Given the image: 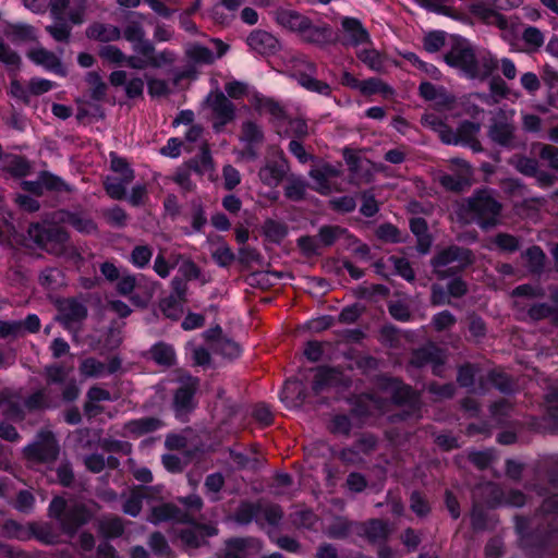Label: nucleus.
<instances>
[{"label": "nucleus", "mask_w": 558, "mask_h": 558, "mask_svg": "<svg viewBox=\"0 0 558 558\" xmlns=\"http://www.w3.org/2000/svg\"><path fill=\"white\" fill-rule=\"evenodd\" d=\"M513 110L499 109L488 128V137L504 147H512L514 141Z\"/></svg>", "instance_id": "10"}, {"label": "nucleus", "mask_w": 558, "mask_h": 558, "mask_svg": "<svg viewBox=\"0 0 558 558\" xmlns=\"http://www.w3.org/2000/svg\"><path fill=\"white\" fill-rule=\"evenodd\" d=\"M225 545V558H248L260 551V542L255 537H232Z\"/></svg>", "instance_id": "23"}, {"label": "nucleus", "mask_w": 558, "mask_h": 558, "mask_svg": "<svg viewBox=\"0 0 558 558\" xmlns=\"http://www.w3.org/2000/svg\"><path fill=\"white\" fill-rule=\"evenodd\" d=\"M328 429L333 435L349 436L352 430V422L345 414H336L331 417Z\"/></svg>", "instance_id": "62"}, {"label": "nucleus", "mask_w": 558, "mask_h": 558, "mask_svg": "<svg viewBox=\"0 0 558 558\" xmlns=\"http://www.w3.org/2000/svg\"><path fill=\"white\" fill-rule=\"evenodd\" d=\"M345 232V229L339 226H330L326 225L319 228L317 239L319 241V245L322 246H331L336 243V241Z\"/></svg>", "instance_id": "56"}, {"label": "nucleus", "mask_w": 558, "mask_h": 558, "mask_svg": "<svg viewBox=\"0 0 558 558\" xmlns=\"http://www.w3.org/2000/svg\"><path fill=\"white\" fill-rule=\"evenodd\" d=\"M131 182H124V178L107 177L104 181V189L107 195L116 201H121L126 196V185Z\"/></svg>", "instance_id": "49"}, {"label": "nucleus", "mask_w": 558, "mask_h": 558, "mask_svg": "<svg viewBox=\"0 0 558 558\" xmlns=\"http://www.w3.org/2000/svg\"><path fill=\"white\" fill-rule=\"evenodd\" d=\"M343 37L341 44L347 47H359L371 43V35L357 17L344 16L341 19Z\"/></svg>", "instance_id": "16"}, {"label": "nucleus", "mask_w": 558, "mask_h": 558, "mask_svg": "<svg viewBox=\"0 0 558 558\" xmlns=\"http://www.w3.org/2000/svg\"><path fill=\"white\" fill-rule=\"evenodd\" d=\"M421 124L437 133L440 141L446 145L469 147L474 153L483 150L478 141L481 124L477 122L464 120L453 130L439 114L428 112L422 116Z\"/></svg>", "instance_id": "3"}, {"label": "nucleus", "mask_w": 558, "mask_h": 558, "mask_svg": "<svg viewBox=\"0 0 558 558\" xmlns=\"http://www.w3.org/2000/svg\"><path fill=\"white\" fill-rule=\"evenodd\" d=\"M39 440L27 445L24 454L28 460L37 462H52L59 456V445L51 432H41Z\"/></svg>", "instance_id": "13"}, {"label": "nucleus", "mask_w": 558, "mask_h": 558, "mask_svg": "<svg viewBox=\"0 0 558 558\" xmlns=\"http://www.w3.org/2000/svg\"><path fill=\"white\" fill-rule=\"evenodd\" d=\"M496 459L494 449L474 450L469 452L468 460L478 470H486Z\"/></svg>", "instance_id": "58"}, {"label": "nucleus", "mask_w": 558, "mask_h": 558, "mask_svg": "<svg viewBox=\"0 0 558 558\" xmlns=\"http://www.w3.org/2000/svg\"><path fill=\"white\" fill-rule=\"evenodd\" d=\"M186 57L194 63L211 64L215 62L216 57L214 52L202 45H194L186 50Z\"/></svg>", "instance_id": "60"}, {"label": "nucleus", "mask_w": 558, "mask_h": 558, "mask_svg": "<svg viewBox=\"0 0 558 558\" xmlns=\"http://www.w3.org/2000/svg\"><path fill=\"white\" fill-rule=\"evenodd\" d=\"M39 179L43 180L44 187L50 192H72V187L64 182L62 178L49 171H40Z\"/></svg>", "instance_id": "54"}, {"label": "nucleus", "mask_w": 558, "mask_h": 558, "mask_svg": "<svg viewBox=\"0 0 558 558\" xmlns=\"http://www.w3.org/2000/svg\"><path fill=\"white\" fill-rule=\"evenodd\" d=\"M379 387L390 395L393 404L407 408L402 418L420 413L422 405L421 395L412 386L399 378L383 376L379 379Z\"/></svg>", "instance_id": "6"}, {"label": "nucleus", "mask_w": 558, "mask_h": 558, "mask_svg": "<svg viewBox=\"0 0 558 558\" xmlns=\"http://www.w3.org/2000/svg\"><path fill=\"white\" fill-rule=\"evenodd\" d=\"M170 287V294L159 301V310L165 317L178 320L182 316L184 305L187 302L189 287L184 283V280L179 278H172Z\"/></svg>", "instance_id": "9"}, {"label": "nucleus", "mask_w": 558, "mask_h": 558, "mask_svg": "<svg viewBox=\"0 0 558 558\" xmlns=\"http://www.w3.org/2000/svg\"><path fill=\"white\" fill-rule=\"evenodd\" d=\"M502 205L490 189H477L458 208L459 219L489 230L500 222Z\"/></svg>", "instance_id": "2"}, {"label": "nucleus", "mask_w": 558, "mask_h": 558, "mask_svg": "<svg viewBox=\"0 0 558 558\" xmlns=\"http://www.w3.org/2000/svg\"><path fill=\"white\" fill-rule=\"evenodd\" d=\"M497 68L498 61L490 54H483L480 58L476 57L469 77L485 80L492 76Z\"/></svg>", "instance_id": "43"}, {"label": "nucleus", "mask_w": 558, "mask_h": 558, "mask_svg": "<svg viewBox=\"0 0 558 558\" xmlns=\"http://www.w3.org/2000/svg\"><path fill=\"white\" fill-rule=\"evenodd\" d=\"M276 22L291 32L299 34L304 23H307V16L295 10L279 9L276 11Z\"/></svg>", "instance_id": "38"}, {"label": "nucleus", "mask_w": 558, "mask_h": 558, "mask_svg": "<svg viewBox=\"0 0 558 558\" xmlns=\"http://www.w3.org/2000/svg\"><path fill=\"white\" fill-rule=\"evenodd\" d=\"M289 165L284 158L267 161L258 171L263 184L269 187H277L287 177Z\"/></svg>", "instance_id": "30"}, {"label": "nucleus", "mask_w": 558, "mask_h": 558, "mask_svg": "<svg viewBox=\"0 0 558 558\" xmlns=\"http://www.w3.org/2000/svg\"><path fill=\"white\" fill-rule=\"evenodd\" d=\"M85 81L90 89V98L96 101H101L106 96L107 85L100 74L96 71L88 72L85 76Z\"/></svg>", "instance_id": "51"}, {"label": "nucleus", "mask_w": 558, "mask_h": 558, "mask_svg": "<svg viewBox=\"0 0 558 558\" xmlns=\"http://www.w3.org/2000/svg\"><path fill=\"white\" fill-rule=\"evenodd\" d=\"M92 518L93 513L85 505L75 504L68 508L65 515H63L59 524L62 532L72 538Z\"/></svg>", "instance_id": "17"}, {"label": "nucleus", "mask_w": 558, "mask_h": 558, "mask_svg": "<svg viewBox=\"0 0 558 558\" xmlns=\"http://www.w3.org/2000/svg\"><path fill=\"white\" fill-rule=\"evenodd\" d=\"M221 332L222 330L219 326L207 331L209 339L214 338L215 335H218L213 343V350L229 360L239 357L241 354V347L239 343L229 338L222 337Z\"/></svg>", "instance_id": "35"}, {"label": "nucleus", "mask_w": 558, "mask_h": 558, "mask_svg": "<svg viewBox=\"0 0 558 558\" xmlns=\"http://www.w3.org/2000/svg\"><path fill=\"white\" fill-rule=\"evenodd\" d=\"M59 320L65 326L81 323L87 316L86 306L76 299H65L59 303Z\"/></svg>", "instance_id": "31"}, {"label": "nucleus", "mask_w": 558, "mask_h": 558, "mask_svg": "<svg viewBox=\"0 0 558 558\" xmlns=\"http://www.w3.org/2000/svg\"><path fill=\"white\" fill-rule=\"evenodd\" d=\"M525 175L534 177L542 186H549L554 183L555 177L538 169L535 159L525 158Z\"/></svg>", "instance_id": "59"}, {"label": "nucleus", "mask_w": 558, "mask_h": 558, "mask_svg": "<svg viewBox=\"0 0 558 558\" xmlns=\"http://www.w3.org/2000/svg\"><path fill=\"white\" fill-rule=\"evenodd\" d=\"M292 524L298 529L315 530L317 514L311 509H303L290 514Z\"/></svg>", "instance_id": "50"}, {"label": "nucleus", "mask_w": 558, "mask_h": 558, "mask_svg": "<svg viewBox=\"0 0 558 558\" xmlns=\"http://www.w3.org/2000/svg\"><path fill=\"white\" fill-rule=\"evenodd\" d=\"M197 390V379L190 378L183 383L174 392L173 409L177 414H185L195 408L194 396Z\"/></svg>", "instance_id": "29"}, {"label": "nucleus", "mask_w": 558, "mask_h": 558, "mask_svg": "<svg viewBox=\"0 0 558 558\" xmlns=\"http://www.w3.org/2000/svg\"><path fill=\"white\" fill-rule=\"evenodd\" d=\"M192 527L183 529L179 532L178 538L181 546L186 554L208 544L207 538L218 534V529L215 524L189 523Z\"/></svg>", "instance_id": "11"}, {"label": "nucleus", "mask_w": 558, "mask_h": 558, "mask_svg": "<svg viewBox=\"0 0 558 558\" xmlns=\"http://www.w3.org/2000/svg\"><path fill=\"white\" fill-rule=\"evenodd\" d=\"M136 287H140L137 277L135 275L131 274L128 269H124L122 271L121 277L117 281V286H116L117 292L120 295L130 296V300L133 304L144 307L147 305L148 301L151 299L154 289L151 287L146 288L143 298L138 294L131 295Z\"/></svg>", "instance_id": "21"}, {"label": "nucleus", "mask_w": 558, "mask_h": 558, "mask_svg": "<svg viewBox=\"0 0 558 558\" xmlns=\"http://www.w3.org/2000/svg\"><path fill=\"white\" fill-rule=\"evenodd\" d=\"M283 510L277 504H263L262 501H243L238 507L234 519L240 524L256 522L259 526L265 524L277 527L283 519Z\"/></svg>", "instance_id": "5"}, {"label": "nucleus", "mask_w": 558, "mask_h": 558, "mask_svg": "<svg viewBox=\"0 0 558 558\" xmlns=\"http://www.w3.org/2000/svg\"><path fill=\"white\" fill-rule=\"evenodd\" d=\"M86 35L90 39L109 43L120 39L121 31L114 25L94 23L87 27Z\"/></svg>", "instance_id": "39"}, {"label": "nucleus", "mask_w": 558, "mask_h": 558, "mask_svg": "<svg viewBox=\"0 0 558 558\" xmlns=\"http://www.w3.org/2000/svg\"><path fill=\"white\" fill-rule=\"evenodd\" d=\"M299 83L301 86L306 88L310 92L323 95V96H330L331 95V87L328 83L317 80L311 75L307 74H301L299 77Z\"/></svg>", "instance_id": "57"}, {"label": "nucleus", "mask_w": 558, "mask_h": 558, "mask_svg": "<svg viewBox=\"0 0 558 558\" xmlns=\"http://www.w3.org/2000/svg\"><path fill=\"white\" fill-rule=\"evenodd\" d=\"M29 529L35 538L44 544L52 545L59 542L60 535L50 523H33Z\"/></svg>", "instance_id": "46"}, {"label": "nucleus", "mask_w": 558, "mask_h": 558, "mask_svg": "<svg viewBox=\"0 0 558 558\" xmlns=\"http://www.w3.org/2000/svg\"><path fill=\"white\" fill-rule=\"evenodd\" d=\"M489 92V95H483L481 99L487 105H494L499 102L500 99L507 98L510 89L500 76H492Z\"/></svg>", "instance_id": "45"}, {"label": "nucleus", "mask_w": 558, "mask_h": 558, "mask_svg": "<svg viewBox=\"0 0 558 558\" xmlns=\"http://www.w3.org/2000/svg\"><path fill=\"white\" fill-rule=\"evenodd\" d=\"M27 232L38 247L56 256L64 254L70 239L65 229L54 225L45 227L40 223H32Z\"/></svg>", "instance_id": "7"}, {"label": "nucleus", "mask_w": 558, "mask_h": 558, "mask_svg": "<svg viewBox=\"0 0 558 558\" xmlns=\"http://www.w3.org/2000/svg\"><path fill=\"white\" fill-rule=\"evenodd\" d=\"M300 38L312 45L325 46L332 41V29L328 24H313L310 17L298 34Z\"/></svg>", "instance_id": "25"}, {"label": "nucleus", "mask_w": 558, "mask_h": 558, "mask_svg": "<svg viewBox=\"0 0 558 558\" xmlns=\"http://www.w3.org/2000/svg\"><path fill=\"white\" fill-rule=\"evenodd\" d=\"M148 521L155 525L169 521L181 524L193 523L194 515L171 502H166L151 508Z\"/></svg>", "instance_id": "18"}, {"label": "nucleus", "mask_w": 558, "mask_h": 558, "mask_svg": "<svg viewBox=\"0 0 558 558\" xmlns=\"http://www.w3.org/2000/svg\"><path fill=\"white\" fill-rule=\"evenodd\" d=\"M470 517L471 526L475 532L485 531L490 526V518L481 505H473Z\"/></svg>", "instance_id": "61"}, {"label": "nucleus", "mask_w": 558, "mask_h": 558, "mask_svg": "<svg viewBox=\"0 0 558 558\" xmlns=\"http://www.w3.org/2000/svg\"><path fill=\"white\" fill-rule=\"evenodd\" d=\"M98 533L106 539L118 538L124 533V523L120 517L104 515L98 520Z\"/></svg>", "instance_id": "41"}, {"label": "nucleus", "mask_w": 558, "mask_h": 558, "mask_svg": "<svg viewBox=\"0 0 558 558\" xmlns=\"http://www.w3.org/2000/svg\"><path fill=\"white\" fill-rule=\"evenodd\" d=\"M469 13L476 20L487 25H495L501 31H507L508 20L497 9L489 7L484 1H474L468 4Z\"/></svg>", "instance_id": "24"}, {"label": "nucleus", "mask_w": 558, "mask_h": 558, "mask_svg": "<svg viewBox=\"0 0 558 558\" xmlns=\"http://www.w3.org/2000/svg\"><path fill=\"white\" fill-rule=\"evenodd\" d=\"M5 35L14 44L35 43L38 39L37 29L24 23L10 24Z\"/></svg>", "instance_id": "40"}, {"label": "nucleus", "mask_w": 558, "mask_h": 558, "mask_svg": "<svg viewBox=\"0 0 558 558\" xmlns=\"http://www.w3.org/2000/svg\"><path fill=\"white\" fill-rule=\"evenodd\" d=\"M26 56L32 62L43 66L49 72L60 76L66 75V70L63 66L60 58L54 52L49 51L46 48L38 47L31 49Z\"/></svg>", "instance_id": "27"}, {"label": "nucleus", "mask_w": 558, "mask_h": 558, "mask_svg": "<svg viewBox=\"0 0 558 558\" xmlns=\"http://www.w3.org/2000/svg\"><path fill=\"white\" fill-rule=\"evenodd\" d=\"M280 399L290 408L303 405L307 399V390L300 380H287L281 392Z\"/></svg>", "instance_id": "34"}, {"label": "nucleus", "mask_w": 558, "mask_h": 558, "mask_svg": "<svg viewBox=\"0 0 558 558\" xmlns=\"http://www.w3.org/2000/svg\"><path fill=\"white\" fill-rule=\"evenodd\" d=\"M340 386H347L344 374L340 367L322 365L315 368L312 381L314 395L318 396L328 388Z\"/></svg>", "instance_id": "15"}, {"label": "nucleus", "mask_w": 558, "mask_h": 558, "mask_svg": "<svg viewBox=\"0 0 558 558\" xmlns=\"http://www.w3.org/2000/svg\"><path fill=\"white\" fill-rule=\"evenodd\" d=\"M210 108L214 114L213 129L217 133L221 132L222 129L235 118V107L233 102L221 92H218L214 96Z\"/></svg>", "instance_id": "19"}, {"label": "nucleus", "mask_w": 558, "mask_h": 558, "mask_svg": "<svg viewBox=\"0 0 558 558\" xmlns=\"http://www.w3.org/2000/svg\"><path fill=\"white\" fill-rule=\"evenodd\" d=\"M59 220L70 225L80 233L92 234L98 230L96 222L88 215L80 211L62 209L59 211Z\"/></svg>", "instance_id": "32"}, {"label": "nucleus", "mask_w": 558, "mask_h": 558, "mask_svg": "<svg viewBox=\"0 0 558 558\" xmlns=\"http://www.w3.org/2000/svg\"><path fill=\"white\" fill-rule=\"evenodd\" d=\"M352 523L342 517H337L333 522L326 529L325 534L329 538L344 539L351 532Z\"/></svg>", "instance_id": "55"}, {"label": "nucleus", "mask_w": 558, "mask_h": 558, "mask_svg": "<svg viewBox=\"0 0 558 558\" xmlns=\"http://www.w3.org/2000/svg\"><path fill=\"white\" fill-rule=\"evenodd\" d=\"M32 166L29 161L19 155L9 157L3 165V171L13 178H24L29 174Z\"/></svg>", "instance_id": "44"}, {"label": "nucleus", "mask_w": 558, "mask_h": 558, "mask_svg": "<svg viewBox=\"0 0 558 558\" xmlns=\"http://www.w3.org/2000/svg\"><path fill=\"white\" fill-rule=\"evenodd\" d=\"M154 250L147 244L135 245L130 253L129 262L137 269H145L153 257Z\"/></svg>", "instance_id": "47"}, {"label": "nucleus", "mask_w": 558, "mask_h": 558, "mask_svg": "<svg viewBox=\"0 0 558 558\" xmlns=\"http://www.w3.org/2000/svg\"><path fill=\"white\" fill-rule=\"evenodd\" d=\"M310 178L313 180L312 189L322 195L331 192L330 180L340 177V165L335 166L329 162H322L310 170Z\"/></svg>", "instance_id": "20"}, {"label": "nucleus", "mask_w": 558, "mask_h": 558, "mask_svg": "<svg viewBox=\"0 0 558 558\" xmlns=\"http://www.w3.org/2000/svg\"><path fill=\"white\" fill-rule=\"evenodd\" d=\"M189 213H184L183 218L191 222L192 231L185 233L191 234L193 232H202L207 223V217L202 199L199 197L192 198L189 204Z\"/></svg>", "instance_id": "37"}, {"label": "nucleus", "mask_w": 558, "mask_h": 558, "mask_svg": "<svg viewBox=\"0 0 558 558\" xmlns=\"http://www.w3.org/2000/svg\"><path fill=\"white\" fill-rule=\"evenodd\" d=\"M475 496L489 508L499 506H523V493L520 490H510L505 494L502 488L494 482H485L476 486Z\"/></svg>", "instance_id": "8"}, {"label": "nucleus", "mask_w": 558, "mask_h": 558, "mask_svg": "<svg viewBox=\"0 0 558 558\" xmlns=\"http://www.w3.org/2000/svg\"><path fill=\"white\" fill-rule=\"evenodd\" d=\"M544 420L548 421V426L558 429V390L547 396V413Z\"/></svg>", "instance_id": "64"}, {"label": "nucleus", "mask_w": 558, "mask_h": 558, "mask_svg": "<svg viewBox=\"0 0 558 558\" xmlns=\"http://www.w3.org/2000/svg\"><path fill=\"white\" fill-rule=\"evenodd\" d=\"M475 59V52L466 41L454 43L450 50L444 56V60L449 66L459 69L468 77L473 69Z\"/></svg>", "instance_id": "14"}, {"label": "nucleus", "mask_w": 558, "mask_h": 558, "mask_svg": "<svg viewBox=\"0 0 558 558\" xmlns=\"http://www.w3.org/2000/svg\"><path fill=\"white\" fill-rule=\"evenodd\" d=\"M123 37L132 44L133 50L141 54H151L154 44L145 38V31L138 22H130L123 29Z\"/></svg>", "instance_id": "28"}, {"label": "nucleus", "mask_w": 558, "mask_h": 558, "mask_svg": "<svg viewBox=\"0 0 558 558\" xmlns=\"http://www.w3.org/2000/svg\"><path fill=\"white\" fill-rule=\"evenodd\" d=\"M162 425L163 424L161 420L153 416H145L128 421L124 424L123 429L126 435L133 438H138L146 434L158 430L162 427Z\"/></svg>", "instance_id": "33"}, {"label": "nucleus", "mask_w": 558, "mask_h": 558, "mask_svg": "<svg viewBox=\"0 0 558 558\" xmlns=\"http://www.w3.org/2000/svg\"><path fill=\"white\" fill-rule=\"evenodd\" d=\"M538 514L543 522L538 525L535 535H525V547L546 548L558 538V494L543 500Z\"/></svg>", "instance_id": "4"}, {"label": "nucleus", "mask_w": 558, "mask_h": 558, "mask_svg": "<svg viewBox=\"0 0 558 558\" xmlns=\"http://www.w3.org/2000/svg\"><path fill=\"white\" fill-rule=\"evenodd\" d=\"M474 262V255L470 248L449 245L437 252L430 259L434 275L439 280L450 278L447 283L449 296L460 299L468 291V283L461 278V274Z\"/></svg>", "instance_id": "1"}, {"label": "nucleus", "mask_w": 558, "mask_h": 558, "mask_svg": "<svg viewBox=\"0 0 558 558\" xmlns=\"http://www.w3.org/2000/svg\"><path fill=\"white\" fill-rule=\"evenodd\" d=\"M151 360L165 367H171L175 364V351L171 344L163 341L155 343L150 350Z\"/></svg>", "instance_id": "42"}, {"label": "nucleus", "mask_w": 558, "mask_h": 558, "mask_svg": "<svg viewBox=\"0 0 558 558\" xmlns=\"http://www.w3.org/2000/svg\"><path fill=\"white\" fill-rule=\"evenodd\" d=\"M110 168L113 172L120 173L121 178H124V182H132L135 178L134 170L128 160L114 151L110 153Z\"/></svg>", "instance_id": "53"}, {"label": "nucleus", "mask_w": 558, "mask_h": 558, "mask_svg": "<svg viewBox=\"0 0 558 558\" xmlns=\"http://www.w3.org/2000/svg\"><path fill=\"white\" fill-rule=\"evenodd\" d=\"M357 59L363 62L367 68L375 72H381L384 70V58L374 48L362 49L356 53Z\"/></svg>", "instance_id": "52"}, {"label": "nucleus", "mask_w": 558, "mask_h": 558, "mask_svg": "<svg viewBox=\"0 0 558 558\" xmlns=\"http://www.w3.org/2000/svg\"><path fill=\"white\" fill-rule=\"evenodd\" d=\"M306 192V183L300 177L291 175L284 186V196L293 202L303 201Z\"/></svg>", "instance_id": "48"}, {"label": "nucleus", "mask_w": 558, "mask_h": 558, "mask_svg": "<svg viewBox=\"0 0 558 558\" xmlns=\"http://www.w3.org/2000/svg\"><path fill=\"white\" fill-rule=\"evenodd\" d=\"M446 355L435 344H428L415 349L410 359V365L415 368L430 366L435 376L442 377L445 371Z\"/></svg>", "instance_id": "12"}, {"label": "nucleus", "mask_w": 558, "mask_h": 558, "mask_svg": "<svg viewBox=\"0 0 558 558\" xmlns=\"http://www.w3.org/2000/svg\"><path fill=\"white\" fill-rule=\"evenodd\" d=\"M246 43L252 50L262 56H274L280 50L279 40L272 34L263 29L253 31Z\"/></svg>", "instance_id": "26"}, {"label": "nucleus", "mask_w": 558, "mask_h": 558, "mask_svg": "<svg viewBox=\"0 0 558 558\" xmlns=\"http://www.w3.org/2000/svg\"><path fill=\"white\" fill-rule=\"evenodd\" d=\"M392 532L391 524L383 519H369L361 524L360 535L369 544L386 545Z\"/></svg>", "instance_id": "22"}, {"label": "nucleus", "mask_w": 558, "mask_h": 558, "mask_svg": "<svg viewBox=\"0 0 558 558\" xmlns=\"http://www.w3.org/2000/svg\"><path fill=\"white\" fill-rule=\"evenodd\" d=\"M186 166L198 175L211 173L215 170L214 159L211 157L210 148L207 143H203L199 147V153L191 158Z\"/></svg>", "instance_id": "36"}, {"label": "nucleus", "mask_w": 558, "mask_h": 558, "mask_svg": "<svg viewBox=\"0 0 558 558\" xmlns=\"http://www.w3.org/2000/svg\"><path fill=\"white\" fill-rule=\"evenodd\" d=\"M541 159L546 160L550 168L558 171V147L548 144H537L533 147Z\"/></svg>", "instance_id": "63"}]
</instances>
